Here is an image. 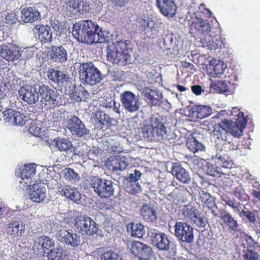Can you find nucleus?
<instances>
[{"instance_id":"f257e3e1","label":"nucleus","mask_w":260,"mask_h":260,"mask_svg":"<svg viewBox=\"0 0 260 260\" xmlns=\"http://www.w3.org/2000/svg\"><path fill=\"white\" fill-rule=\"evenodd\" d=\"M246 123L247 120L244 117L243 112H240L236 122L225 119L214 124L213 135L219 141L223 142L222 145L225 148V146L231 145L229 134L235 138H241L243 136V130L245 128Z\"/></svg>"},{"instance_id":"f03ea898","label":"nucleus","mask_w":260,"mask_h":260,"mask_svg":"<svg viewBox=\"0 0 260 260\" xmlns=\"http://www.w3.org/2000/svg\"><path fill=\"white\" fill-rule=\"evenodd\" d=\"M132 52V43L130 41H116L107 46V60L113 64L125 66L131 63Z\"/></svg>"},{"instance_id":"7ed1b4c3","label":"nucleus","mask_w":260,"mask_h":260,"mask_svg":"<svg viewBox=\"0 0 260 260\" xmlns=\"http://www.w3.org/2000/svg\"><path fill=\"white\" fill-rule=\"evenodd\" d=\"M99 29V26L95 22L89 20H80L73 25L72 33L79 42L91 45L95 42Z\"/></svg>"},{"instance_id":"20e7f679","label":"nucleus","mask_w":260,"mask_h":260,"mask_svg":"<svg viewBox=\"0 0 260 260\" xmlns=\"http://www.w3.org/2000/svg\"><path fill=\"white\" fill-rule=\"evenodd\" d=\"M142 134L144 138L150 141H161L167 138L166 126L158 119L152 120L150 124H144Z\"/></svg>"},{"instance_id":"39448f33","label":"nucleus","mask_w":260,"mask_h":260,"mask_svg":"<svg viewBox=\"0 0 260 260\" xmlns=\"http://www.w3.org/2000/svg\"><path fill=\"white\" fill-rule=\"evenodd\" d=\"M79 78L82 83L94 85L102 79L99 69L91 62L83 63L79 71Z\"/></svg>"},{"instance_id":"423d86ee","label":"nucleus","mask_w":260,"mask_h":260,"mask_svg":"<svg viewBox=\"0 0 260 260\" xmlns=\"http://www.w3.org/2000/svg\"><path fill=\"white\" fill-rule=\"evenodd\" d=\"M181 213L184 218L189 220L193 226L205 228L208 222L207 218L203 215L201 216L198 209L191 203L184 206Z\"/></svg>"},{"instance_id":"0eeeda50","label":"nucleus","mask_w":260,"mask_h":260,"mask_svg":"<svg viewBox=\"0 0 260 260\" xmlns=\"http://www.w3.org/2000/svg\"><path fill=\"white\" fill-rule=\"evenodd\" d=\"M90 185L101 198H107L114 195V189L111 181L102 179L97 176H92Z\"/></svg>"},{"instance_id":"6e6552de","label":"nucleus","mask_w":260,"mask_h":260,"mask_svg":"<svg viewBox=\"0 0 260 260\" xmlns=\"http://www.w3.org/2000/svg\"><path fill=\"white\" fill-rule=\"evenodd\" d=\"M42 106L46 110L53 109L58 106L59 94L48 86L42 85L39 88Z\"/></svg>"},{"instance_id":"1a4fd4ad","label":"nucleus","mask_w":260,"mask_h":260,"mask_svg":"<svg viewBox=\"0 0 260 260\" xmlns=\"http://www.w3.org/2000/svg\"><path fill=\"white\" fill-rule=\"evenodd\" d=\"M62 222L71 228H95L96 224L94 221L88 217L80 215L75 217L71 213L64 215Z\"/></svg>"},{"instance_id":"9d476101","label":"nucleus","mask_w":260,"mask_h":260,"mask_svg":"<svg viewBox=\"0 0 260 260\" xmlns=\"http://www.w3.org/2000/svg\"><path fill=\"white\" fill-rule=\"evenodd\" d=\"M120 101L123 107L128 112L134 113L140 107L139 98L130 91H125L120 94Z\"/></svg>"},{"instance_id":"9b49d317","label":"nucleus","mask_w":260,"mask_h":260,"mask_svg":"<svg viewBox=\"0 0 260 260\" xmlns=\"http://www.w3.org/2000/svg\"><path fill=\"white\" fill-rule=\"evenodd\" d=\"M0 54L3 58L8 61L18 60L21 56L19 47L13 43H7L1 45Z\"/></svg>"},{"instance_id":"f8f14e48","label":"nucleus","mask_w":260,"mask_h":260,"mask_svg":"<svg viewBox=\"0 0 260 260\" xmlns=\"http://www.w3.org/2000/svg\"><path fill=\"white\" fill-rule=\"evenodd\" d=\"M188 193L186 188L176 187L166 198L172 205H179L187 202Z\"/></svg>"},{"instance_id":"ddd939ff","label":"nucleus","mask_w":260,"mask_h":260,"mask_svg":"<svg viewBox=\"0 0 260 260\" xmlns=\"http://www.w3.org/2000/svg\"><path fill=\"white\" fill-rule=\"evenodd\" d=\"M48 59L54 62L63 63L67 60V51L62 46L52 45L47 51Z\"/></svg>"},{"instance_id":"4468645a","label":"nucleus","mask_w":260,"mask_h":260,"mask_svg":"<svg viewBox=\"0 0 260 260\" xmlns=\"http://www.w3.org/2000/svg\"><path fill=\"white\" fill-rule=\"evenodd\" d=\"M34 34L42 44L51 43L52 31L48 25L37 24L33 29Z\"/></svg>"},{"instance_id":"2eb2a0df","label":"nucleus","mask_w":260,"mask_h":260,"mask_svg":"<svg viewBox=\"0 0 260 260\" xmlns=\"http://www.w3.org/2000/svg\"><path fill=\"white\" fill-rule=\"evenodd\" d=\"M67 128L73 135L81 137L88 134V129L81 120L76 116H74L69 121Z\"/></svg>"},{"instance_id":"dca6fc26","label":"nucleus","mask_w":260,"mask_h":260,"mask_svg":"<svg viewBox=\"0 0 260 260\" xmlns=\"http://www.w3.org/2000/svg\"><path fill=\"white\" fill-rule=\"evenodd\" d=\"M150 237L152 243L158 250L161 251L169 250L171 241L168 239L166 234L154 232L151 233Z\"/></svg>"},{"instance_id":"f3484780","label":"nucleus","mask_w":260,"mask_h":260,"mask_svg":"<svg viewBox=\"0 0 260 260\" xmlns=\"http://www.w3.org/2000/svg\"><path fill=\"white\" fill-rule=\"evenodd\" d=\"M54 245V242L48 237L42 236L36 239L33 249L35 253H41L49 251Z\"/></svg>"},{"instance_id":"a211bd4d","label":"nucleus","mask_w":260,"mask_h":260,"mask_svg":"<svg viewBox=\"0 0 260 260\" xmlns=\"http://www.w3.org/2000/svg\"><path fill=\"white\" fill-rule=\"evenodd\" d=\"M56 237L60 242H65L73 247L77 246L80 244L79 237L76 234L70 233L66 229L60 230Z\"/></svg>"},{"instance_id":"6ab92c4d","label":"nucleus","mask_w":260,"mask_h":260,"mask_svg":"<svg viewBox=\"0 0 260 260\" xmlns=\"http://www.w3.org/2000/svg\"><path fill=\"white\" fill-rule=\"evenodd\" d=\"M171 173L179 181L188 184L191 181V177L188 173L180 164L174 163Z\"/></svg>"},{"instance_id":"aec40b11","label":"nucleus","mask_w":260,"mask_h":260,"mask_svg":"<svg viewBox=\"0 0 260 260\" xmlns=\"http://www.w3.org/2000/svg\"><path fill=\"white\" fill-rule=\"evenodd\" d=\"M211 30V26L207 20H198L193 22L190 26V33L193 34L194 37H198L201 35H206Z\"/></svg>"},{"instance_id":"412c9836","label":"nucleus","mask_w":260,"mask_h":260,"mask_svg":"<svg viewBox=\"0 0 260 260\" xmlns=\"http://www.w3.org/2000/svg\"><path fill=\"white\" fill-rule=\"evenodd\" d=\"M19 96L28 104H35L39 100V92L33 89L31 86H23L19 90Z\"/></svg>"},{"instance_id":"4be33fe9","label":"nucleus","mask_w":260,"mask_h":260,"mask_svg":"<svg viewBox=\"0 0 260 260\" xmlns=\"http://www.w3.org/2000/svg\"><path fill=\"white\" fill-rule=\"evenodd\" d=\"M29 199L37 203L44 201L46 198V189L43 185L39 183H34L28 191Z\"/></svg>"},{"instance_id":"5701e85b","label":"nucleus","mask_w":260,"mask_h":260,"mask_svg":"<svg viewBox=\"0 0 260 260\" xmlns=\"http://www.w3.org/2000/svg\"><path fill=\"white\" fill-rule=\"evenodd\" d=\"M143 93L147 102L152 106H159L162 103V95L157 90L146 87L143 89Z\"/></svg>"},{"instance_id":"b1692460","label":"nucleus","mask_w":260,"mask_h":260,"mask_svg":"<svg viewBox=\"0 0 260 260\" xmlns=\"http://www.w3.org/2000/svg\"><path fill=\"white\" fill-rule=\"evenodd\" d=\"M156 3L164 16H173L176 14L177 7L174 0H156Z\"/></svg>"},{"instance_id":"393cba45","label":"nucleus","mask_w":260,"mask_h":260,"mask_svg":"<svg viewBox=\"0 0 260 260\" xmlns=\"http://www.w3.org/2000/svg\"><path fill=\"white\" fill-rule=\"evenodd\" d=\"M36 168L34 164L29 165H25L21 171V178L24 181L26 186H30L32 183L34 182V177L36 175Z\"/></svg>"},{"instance_id":"a878e982","label":"nucleus","mask_w":260,"mask_h":260,"mask_svg":"<svg viewBox=\"0 0 260 260\" xmlns=\"http://www.w3.org/2000/svg\"><path fill=\"white\" fill-rule=\"evenodd\" d=\"M21 17L24 23H32L37 21L41 14L38 10L34 7H26L21 11Z\"/></svg>"},{"instance_id":"bb28decb","label":"nucleus","mask_w":260,"mask_h":260,"mask_svg":"<svg viewBox=\"0 0 260 260\" xmlns=\"http://www.w3.org/2000/svg\"><path fill=\"white\" fill-rule=\"evenodd\" d=\"M89 96V93L81 85L74 86L70 94V98L74 102H85Z\"/></svg>"},{"instance_id":"cd10ccee","label":"nucleus","mask_w":260,"mask_h":260,"mask_svg":"<svg viewBox=\"0 0 260 260\" xmlns=\"http://www.w3.org/2000/svg\"><path fill=\"white\" fill-rule=\"evenodd\" d=\"M140 214L142 218L149 222H155L157 218L156 210L150 204L145 203L141 207Z\"/></svg>"},{"instance_id":"c85d7f7f","label":"nucleus","mask_w":260,"mask_h":260,"mask_svg":"<svg viewBox=\"0 0 260 260\" xmlns=\"http://www.w3.org/2000/svg\"><path fill=\"white\" fill-rule=\"evenodd\" d=\"M94 120L95 127L98 129H103L105 125L110 126L112 124L113 119L103 111L95 112Z\"/></svg>"},{"instance_id":"c756f323","label":"nucleus","mask_w":260,"mask_h":260,"mask_svg":"<svg viewBox=\"0 0 260 260\" xmlns=\"http://www.w3.org/2000/svg\"><path fill=\"white\" fill-rule=\"evenodd\" d=\"M47 76L50 80L58 85H62L68 81V77L63 72L54 69H49Z\"/></svg>"},{"instance_id":"7c9ffc66","label":"nucleus","mask_w":260,"mask_h":260,"mask_svg":"<svg viewBox=\"0 0 260 260\" xmlns=\"http://www.w3.org/2000/svg\"><path fill=\"white\" fill-rule=\"evenodd\" d=\"M61 194L74 202H77L81 198V194L76 188H72L70 185H65L59 190Z\"/></svg>"},{"instance_id":"2f4dec72","label":"nucleus","mask_w":260,"mask_h":260,"mask_svg":"<svg viewBox=\"0 0 260 260\" xmlns=\"http://www.w3.org/2000/svg\"><path fill=\"white\" fill-rule=\"evenodd\" d=\"M193 229H174L177 237L183 242L191 243L193 241Z\"/></svg>"},{"instance_id":"473e14b6","label":"nucleus","mask_w":260,"mask_h":260,"mask_svg":"<svg viewBox=\"0 0 260 260\" xmlns=\"http://www.w3.org/2000/svg\"><path fill=\"white\" fill-rule=\"evenodd\" d=\"M211 113V108L206 106L199 105L191 108V113L193 116L200 119L210 115Z\"/></svg>"},{"instance_id":"72a5a7b5","label":"nucleus","mask_w":260,"mask_h":260,"mask_svg":"<svg viewBox=\"0 0 260 260\" xmlns=\"http://www.w3.org/2000/svg\"><path fill=\"white\" fill-rule=\"evenodd\" d=\"M216 157L218 159V162L221 167L225 168L232 167L233 163L229 156L227 150H223L221 148L217 152Z\"/></svg>"},{"instance_id":"f704fd0d","label":"nucleus","mask_w":260,"mask_h":260,"mask_svg":"<svg viewBox=\"0 0 260 260\" xmlns=\"http://www.w3.org/2000/svg\"><path fill=\"white\" fill-rule=\"evenodd\" d=\"M128 164L124 156H116L111 160V166L113 171H123L127 167Z\"/></svg>"},{"instance_id":"c9c22d12","label":"nucleus","mask_w":260,"mask_h":260,"mask_svg":"<svg viewBox=\"0 0 260 260\" xmlns=\"http://www.w3.org/2000/svg\"><path fill=\"white\" fill-rule=\"evenodd\" d=\"M186 145L188 149L194 153L199 151H204L205 149L204 144L199 142L194 137L188 138Z\"/></svg>"},{"instance_id":"e433bc0d","label":"nucleus","mask_w":260,"mask_h":260,"mask_svg":"<svg viewBox=\"0 0 260 260\" xmlns=\"http://www.w3.org/2000/svg\"><path fill=\"white\" fill-rule=\"evenodd\" d=\"M63 251L62 247L51 249L49 251H45L44 256L47 257L48 260H64Z\"/></svg>"},{"instance_id":"4c0bfd02","label":"nucleus","mask_w":260,"mask_h":260,"mask_svg":"<svg viewBox=\"0 0 260 260\" xmlns=\"http://www.w3.org/2000/svg\"><path fill=\"white\" fill-rule=\"evenodd\" d=\"M80 2L79 0H71L67 3L66 11L69 16L79 15Z\"/></svg>"},{"instance_id":"58836bf2","label":"nucleus","mask_w":260,"mask_h":260,"mask_svg":"<svg viewBox=\"0 0 260 260\" xmlns=\"http://www.w3.org/2000/svg\"><path fill=\"white\" fill-rule=\"evenodd\" d=\"M204 40L202 42L204 43V45L207 47L210 50H216L221 47V42L219 41L215 37H212L211 35L206 36Z\"/></svg>"},{"instance_id":"ea45409f","label":"nucleus","mask_w":260,"mask_h":260,"mask_svg":"<svg viewBox=\"0 0 260 260\" xmlns=\"http://www.w3.org/2000/svg\"><path fill=\"white\" fill-rule=\"evenodd\" d=\"M55 146L60 151L67 152L71 150L72 143L71 141L66 139L57 138L53 141Z\"/></svg>"},{"instance_id":"a19ab883","label":"nucleus","mask_w":260,"mask_h":260,"mask_svg":"<svg viewBox=\"0 0 260 260\" xmlns=\"http://www.w3.org/2000/svg\"><path fill=\"white\" fill-rule=\"evenodd\" d=\"M210 87L218 93H224L229 91V85L223 80H218L213 82Z\"/></svg>"},{"instance_id":"79ce46f5","label":"nucleus","mask_w":260,"mask_h":260,"mask_svg":"<svg viewBox=\"0 0 260 260\" xmlns=\"http://www.w3.org/2000/svg\"><path fill=\"white\" fill-rule=\"evenodd\" d=\"M64 178L71 182H76L79 180L80 176L73 169L66 168L61 171Z\"/></svg>"},{"instance_id":"37998d69","label":"nucleus","mask_w":260,"mask_h":260,"mask_svg":"<svg viewBox=\"0 0 260 260\" xmlns=\"http://www.w3.org/2000/svg\"><path fill=\"white\" fill-rule=\"evenodd\" d=\"M220 218L222 220L223 224L229 228H237V221L228 213H224L221 215Z\"/></svg>"},{"instance_id":"c03bdc74","label":"nucleus","mask_w":260,"mask_h":260,"mask_svg":"<svg viewBox=\"0 0 260 260\" xmlns=\"http://www.w3.org/2000/svg\"><path fill=\"white\" fill-rule=\"evenodd\" d=\"M154 256V253L152 248L150 246L143 243L141 248L140 254L138 257H139L140 258H151Z\"/></svg>"},{"instance_id":"a18cd8bd","label":"nucleus","mask_w":260,"mask_h":260,"mask_svg":"<svg viewBox=\"0 0 260 260\" xmlns=\"http://www.w3.org/2000/svg\"><path fill=\"white\" fill-rule=\"evenodd\" d=\"M226 68V65L223 61L218 60L213 68V77H220Z\"/></svg>"},{"instance_id":"49530a36","label":"nucleus","mask_w":260,"mask_h":260,"mask_svg":"<svg viewBox=\"0 0 260 260\" xmlns=\"http://www.w3.org/2000/svg\"><path fill=\"white\" fill-rule=\"evenodd\" d=\"M27 120V118L24 114L16 111L15 116L13 117V121L12 125H24Z\"/></svg>"},{"instance_id":"de8ad7c7","label":"nucleus","mask_w":260,"mask_h":260,"mask_svg":"<svg viewBox=\"0 0 260 260\" xmlns=\"http://www.w3.org/2000/svg\"><path fill=\"white\" fill-rule=\"evenodd\" d=\"M223 202L226 205L232 208L234 212L235 213H239L240 212L241 206L242 205L241 203L236 201L235 199H226L223 200Z\"/></svg>"},{"instance_id":"09e8293b","label":"nucleus","mask_w":260,"mask_h":260,"mask_svg":"<svg viewBox=\"0 0 260 260\" xmlns=\"http://www.w3.org/2000/svg\"><path fill=\"white\" fill-rule=\"evenodd\" d=\"M258 211H245L242 210L240 211V212L239 213V215L240 217H242L243 218H246L247 219L249 222L251 223H254L255 222L256 220V215L255 213H258Z\"/></svg>"},{"instance_id":"8fccbe9b","label":"nucleus","mask_w":260,"mask_h":260,"mask_svg":"<svg viewBox=\"0 0 260 260\" xmlns=\"http://www.w3.org/2000/svg\"><path fill=\"white\" fill-rule=\"evenodd\" d=\"M142 245L143 243L138 241H133L129 245V248L132 253L138 257L140 256Z\"/></svg>"},{"instance_id":"3c124183","label":"nucleus","mask_w":260,"mask_h":260,"mask_svg":"<svg viewBox=\"0 0 260 260\" xmlns=\"http://www.w3.org/2000/svg\"><path fill=\"white\" fill-rule=\"evenodd\" d=\"M16 111L12 109H7L3 112L4 116V121L5 123H8L12 124L13 121V117L15 116Z\"/></svg>"},{"instance_id":"603ef678","label":"nucleus","mask_w":260,"mask_h":260,"mask_svg":"<svg viewBox=\"0 0 260 260\" xmlns=\"http://www.w3.org/2000/svg\"><path fill=\"white\" fill-rule=\"evenodd\" d=\"M141 186L138 183H129L126 187V191L132 194H137L141 191Z\"/></svg>"},{"instance_id":"864d4df0","label":"nucleus","mask_w":260,"mask_h":260,"mask_svg":"<svg viewBox=\"0 0 260 260\" xmlns=\"http://www.w3.org/2000/svg\"><path fill=\"white\" fill-rule=\"evenodd\" d=\"M203 206L206 207L209 209L211 210L212 213L214 214V216H217V214L215 213L214 210V208H217V206L215 204V198L212 196L209 197V199L205 201L204 203H203Z\"/></svg>"},{"instance_id":"5fc2aeb1","label":"nucleus","mask_w":260,"mask_h":260,"mask_svg":"<svg viewBox=\"0 0 260 260\" xmlns=\"http://www.w3.org/2000/svg\"><path fill=\"white\" fill-rule=\"evenodd\" d=\"M203 206L206 207L209 209L211 210L212 213L214 214V216H217V214L215 213L214 210V208H217V206L215 204V198L212 196L209 197V199L205 201L204 203H203Z\"/></svg>"},{"instance_id":"6e6d98bb","label":"nucleus","mask_w":260,"mask_h":260,"mask_svg":"<svg viewBox=\"0 0 260 260\" xmlns=\"http://www.w3.org/2000/svg\"><path fill=\"white\" fill-rule=\"evenodd\" d=\"M103 260H122L117 253L108 251L105 252L101 257Z\"/></svg>"},{"instance_id":"4d7b16f0","label":"nucleus","mask_w":260,"mask_h":260,"mask_svg":"<svg viewBox=\"0 0 260 260\" xmlns=\"http://www.w3.org/2000/svg\"><path fill=\"white\" fill-rule=\"evenodd\" d=\"M127 232L130 233L131 236L134 238H142L145 235L144 229H127Z\"/></svg>"},{"instance_id":"13d9d810","label":"nucleus","mask_w":260,"mask_h":260,"mask_svg":"<svg viewBox=\"0 0 260 260\" xmlns=\"http://www.w3.org/2000/svg\"><path fill=\"white\" fill-rule=\"evenodd\" d=\"M75 154H77L81 157H86L88 155V147L85 144H82L76 148L74 150Z\"/></svg>"},{"instance_id":"bf43d9fd","label":"nucleus","mask_w":260,"mask_h":260,"mask_svg":"<svg viewBox=\"0 0 260 260\" xmlns=\"http://www.w3.org/2000/svg\"><path fill=\"white\" fill-rule=\"evenodd\" d=\"M105 34V32L102 30V29L98 30L96 33V36H97L98 39L96 40L95 38V42L94 43H105L108 42L109 38Z\"/></svg>"},{"instance_id":"052dcab7","label":"nucleus","mask_w":260,"mask_h":260,"mask_svg":"<svg viewBox=\"0 0 260 260\" xmlns=\"http://www.w3.org/2000/svg\"><path fill=\"white\" fill-rule=\"evenodd\" d=\"M142 173L139 170H135L134 173H131L127 177L126 180L129 183H135L137 182L141 178Z\"/></svg>"},{"instance_id":"680f3d73","label":"nucleus","mask_w":260,"mask_h":260,"mask_svg":"<svg viewBox=\"0 0 260 260\" xmlns=\"http://www.w3.org/2000/svg\"><path fill=\"white\" fill-rule=\"evenodd\" d=\"M139 29L141 31H145L148 28H152L154 24L152 21L146 19H142L140 22Z\"/></svg>"},{"instance_id":"e2e57ef3","label":"nucleus","mask_w":260,"mask_h":260,"mask_svg":"<svg viewBox=\"0 0 260 260\" xmlns=\"http://www.w3.org/2000/svg\"><path fill=\"white\" fill-rule=\"evenodd\" d=\"M259 255L252 250H248L244 254V260H259Z\"/></svg>"},{"instance_id":"0e129e2a","label":"nucleus","mask_w":260,"mask_h":260,"mask_svg":"<svg viewBox=\"0 0 260 260\" xmlns=\"http://www.w3.org/2000/svg\"><path fill=\"white\" fill-rule=\"evenodd\" d=\"M41 127L38 126L36 123H31L29 127V132L35 136H39L41 134Z\"/></svg>"},{"instance_id":"69168bd1","label":"nucleus","mask_w":260,"mask_h":260,"mask_svg":"<svg viewBox=\"0 0 260 260\" xmlns=\"http://www.w3.org/2000/svg\"><path fill=\"white\" fill-rule=\"evenodd\" d=\"M244 245H246L248 247H254L255 243L254 240L250 237L247 235H244L243 237Z\"/></svg>"},{"instance_id":"338daca9","label":"nucleus","mask_w":260,"mask_h":260,"mask_svg":"<svg viewBox=\"0 0 260 260\" xmlns=\"http://www.w3.org/2000/svg\"><path fill=\"white\" fill-rule=\"evenodd\" d=\"M116 7H123L127 5L129 3V0H110Z\"/></svg>"},{"instance_id":"774afa93","label":"nucleus","mask_w":260,"mask_h":260,"mask_svg":"<svg viewBox=\"0 0 260 260\" xmlns=\"http://www.w3.org/2000/svg\"><path fill=\"white\" fill-rule=\"evenodd\" d=\"M100 103L103 107L107 108H110L112 107L113 101L111 99L102 98Z\"/></svg>"}]
</instances>
